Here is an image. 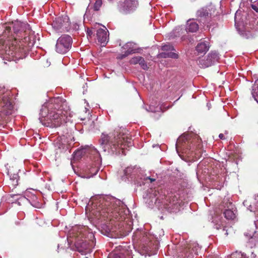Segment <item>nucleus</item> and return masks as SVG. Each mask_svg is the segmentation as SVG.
<instances>
[{
    "label": "nucleus",
    "instance_id": "nucleus-1",
    "mask_svg": "<svg viewBox=\"0 0 258 258\" xmlns=\"http://www.w3.org/2000/svg\"><path fill=\"white\" fill-rule=\"evenodd\" d=\"M120 205V201L112 197H99L88 204L86 212L91 218L104 221L105 225L118 226L121 231L125 216Z\"/></svg>",
    "mask_w": 258,
    "mask_h": 258
},
{
    "label": "nucleus",
    "instance_id": "nucleus-2",
    "mask_svg": "<svg viewBox=\"0 0 258 258\" xmlns=\"http://www.w3.org/2000/svg\"><path fill=\"white\" fill-rule=\"evenodd\" d=\"M22 25L17 22L13 26L14 34L10 36L11 28L6 26L3 33L4 37H7L1 48L2 53H5L9 57V59L14 60L23 59L26 57L27 47H32L34 44L32 37L26 36Z\"/></svg>",
    "mask_w": 258,
    "mask_h": 258
},
{
    "label": "nucleus",
    "instance_id": "nucleus-3",
    "mask_svg": "<svg viewBox=\"0 0 258 258\" xmlns=\"http://www.w3.org/2000/svg\"><path fill=\"white\" fill-rule=\"evenodd\" d=\"M120 130L116 129L113 132L110 133L108 135L102 134L100 140V145L104 151L110 149L113 152V149L116 150L117 148L123 149L122 146L124 147L132 146V139L124 134H121Z\"/></svg>",
    "mask_w": 258,
    "mask_h": 258
},
{
    "label": "nucleus",
    "instance_id": "nucleus-4",
    "mask_svg": "<svg viewBox=\"0 0 258 258\" xmlns=\"http://www.w3.org/2000/svg\"><path fill=\"white\" fill-rule=\"evenodd\" d=\"M48 117L54 127L66 122L68 116L66 101L61 97L51 99L48 104Z\"/></svg>",
    "mask_w": 258,
    "mask_h": 258
},
{
    "label": "nucleus",
    "instance_id": "nucleus-5",
    "mask_svg": "<svg viewBox=\"0 0 258 258\" xmlns=\"http://www.w3.org/2000/svg\"><path fill=\"white\" fill-rule=\"evenodd\" d=\"M70 236L75 239V244L77 248L87 249L90 248V240L94 238L92 232H89L88 228L84 226H76L73 227Z\"/></svg>",
    "mask_w": 258,
    "mask_h": 258
},
{
    "label": "nucleus",
    "instance_id": "nucleus-6",
    "mask_svg": "<svg viewBox=\"0 0 258 258\" xmlns=\"http://www.w3.org/2000/svg\"><path fill=\"white\" fill-rule=\"evenodd\" d=\"M153 237L150 234L141 230H137L133 236L134 243L145 252L151 251L154 245Z\"/></svg>",
    "mask_w": 258,
    "mask_h": 258
},
{
    "label": "nucleus",
    "instance_id": "nucleus-7",
    "mask_svg": "<svg viewBox=\"0 0 258 258\" xmlns=\"http://www.w3.org/2000/svg\"><path fill=\"white\" fill-rule=\"evenodd\" d=\"M90 151V159L93 161L88 168L89 173L90 176L95 175L100 169L101 163V159L99 152L94 148L89 149Z\"/></svg>",
    "mask_w": 258,
    "mask_h": 258
},
{
    "label": "nucleus",
    "instance_id": "nucleus-8",
    "mask_svg": "<svg viewBox=\"0 0 258 258\" xmlns=\"http://www.w3.org/2000/svg\"><path fill=\"white\" fill-rule=\"evenodd\" d=\"M72 39L68 35L60 36L57 40L55 45L56 51L59 53H66L71 47Z\"/></svg>",
    "mask_w": 258,
    "mask_h": 258
},
{
    "label": "nucleus",
    "instance_id": "nucleus-9",
    "mask_svg": "<svg viewBox=\"0 0 258 258\" xmlns=\"http://www.w3.org/2000/svg\"><path fill=\"white\" fill-rule=\"evenodd\" d=\"M138 5V0H124L119 3L118 9L120 13L126 14L135 10Z\"/></svg>",
    "mask_w": 258,
    "mask_h": 258
},
{
    "label": "nucleus",
    "instance_id": "nucleus-10",
    "mask_svg": "<svg viewBox=\"0 0 258 258\" xmlns=\"http://www.w3.org/2000/svg\"><path fill=\"white\" fill-rule=\"evenodd\" d=\"M52 26L57 30H62L64 31L68 29L70 26L69 18L67 16L56 18L53 22Z\"/></svg>",
    "mask_w": 258,
    "mask_h": 258
},
{
    "label": "nucleus",
    "instance_id": "nucleus-11",
    "mask_svg": "<svg viewBox=\"0 0 258 258\" xmlns=\"http://www.w3.org/2000/svg\"><path fill=\"white\" fill-rule=\"evenodd\" d=\"M8 174L10 176L8 186L10 188H12V190L15 189L18 185V180H19L17 170L15 171L13 167L10 168L8 170Z\"/></svg>",
    "mask_w": 258,
    "mask_h": 258
},
{
    "label": "nucleus",
    "instance_id": "nucleus-12",
    "mask_svg": "<svg viewBox=\"0 0 258 258\" xmlns=\"http://www.w3.org/2000/svg\"><path fill=\"white\" fill-rule=\"evenodd\" d=\"M179 246L182 247V249L179 251V256L182 257H188L194 253H196V251L195 250L196 246L194 244L185 243Z\"/></svg>",
    "mask_w": 258,
    "mask_h": 258
},
{
    "label": "nucleus",
    "instance_id": "nucleus-13",
    "mask_svg": "<svg viewBox=\"0 0 258 258\" xmlns=\"http://www.w3.org/2000/svg\"><path fill=\"white\" fill-rule=\"evenodd\" d=\"M0 111L4 115H8L11 113L13 109V105L9 98L8 96H3L0 101Z\"/></svg>",
    "mask_w": 258,
    "mask_h": 258
},
{
    "label": "nucleus",
    "instance_id": "nucleus-14",
    "mask_svg": "<svg viewBox=\"0 0 258 258\" xmlns=\"http://www.w3.org/2000/svg\"><path fill=\"white\" fill-rule=\"evenodd\" d=\"M135 44L133 42H127L122 47L123 49L125 50L124 53L120 54L117 56V58L122 59L130 54L137 52V49L135 47Z\"/></svg>",
    "mask_w": 258,
    "mask_h": 258
},
{
    "label": "nucleus",
    "instance_id": "nucleus-15",
    "mask_svg": "<svg viewBox=\"0 0 258 258\" xmlns=\"http://www.w3.org/2000/svg\"><path fill=\"white\" fill-rule=\"evenodd\" d=\"M96 35L98 42L102 44L103 46H105L109 39L108 30L106 28L105 29L100 28L97 30Z\"/></svg>",
    "mask_w": 258,
    "mask_h": 258
},
{
    "label": "nucleus",
    "instance_id": "nucleus-16",
    "mask_svg": "<svg viewBox=\"0 0 258 258\" xmlns=\"http://www.w3.org/2000/svg\"><path fill=\"white\" fill-rule=\"evenodd\" d=\"M232 207V203H229L227 205L228 209H226L223 213L225 218L227 220H233L236 218V211L233 210Z\"/></svg>",
    "mask_w": 258,
    "mask_h": 258
},
{
    "label": "nucleus",
    "instance_id": "nucleus-17",
    "mask_svg": "<svg viewBox=\"0 0 258 258\" xmlns=\"http://www.w3.org/2000/svg\"><path fill=\"white\" fill-rule=\"evenodd\" d=\"M131 64H139L141 67L144 70H147L148 67L144 58L140 56L132 57L129 61Z\"/></svg>",
    "mask_w": 258,
    "mask_h": 258
},
{
    "label": "nucleus",
    "instance_id": "nucleus-18",
    "mask_svg": "<svg viewBox=\"0 0 258 258\" xmlns=\"http://www.w3.org/2000/svg\"><path fill=\"white\" fill-rule=\"evenodd\" d=\"M10 189L11 190V194H10V196L12 198H14L15 197L19 196V197H20V198H17L18 200L21 199L22 200H25L26 199L25 197L22 196V194L24 192V189H22L20 187V186H18V185L17 186V187L15 189H13V190H12V188H10Z\"/></svg>",
    "mask_w": 258,
    "mask_h": 258
},
{
    "label": "nucleus",
    "instance_id": "nucleus-19",
    "mask_svg": "<svg viewBox=\"0 0 258 258\" xmlns=\"http://www.w3.org/2000/svg\"><path fill=\"white\" fill-rule=\"evenodd\" d=\"M84 125L86 128H87L89 131L94 132L96 130H98V125L97 122L92 119H88L84 123Z\"/></svg>",
    "mask_w": 258,
    "mask_h": 258
},
{
    "label": "nucleus",
    "instance_id": "nucleus-20",
    "mask_svg": "<svg viewBox=\"0 0 258 258\" xmlns=\"http://www.w3.org/2000/svg\"><path fill=\"white\" fill-rule=\"evenodd\" d=\"M198 29L199 25L196 22L190 20L187 22L186 26V31L194 33L196 32Z\"/></svg>",
    "mask_w": 258,
    "mask_h": 258
},
{
    "label": "nucleus",
    "instance_id": "nucleus-21",
    "mask_svg": "<svg viewBox=\"0 0 258 258\" xmlns=\"http://www.w3.org/2000/svg\"><path fill=\"white\" fill-rule=\"evenodd\" d=\"M209 45L205 42H201L198 44L196 47V50L198 52V53H205L209 49Z\"/></svg>",
    "mask_w": 258,
    "mask_h": 258
},
{
    "label": "nucleus",
    "instance_id": "nucleus-22",
    "mask_svg": "<svg viewBox=\"0 0 258 258\" xmlns=\"http://www.w3.org/2000/svg\"><path fill=\"white\" fill-rule=\"evenodd\" d=\"M244 235L249 238V242L252 244L254 243V245H256V242H258V234L255 232H252L250 234L245 233Z\"/></svg>",
    "mask_w": 258,
    "mask_h": 258
},
{
    "label": "nucleus",
    "instance_id": "nucleus-23",
    "mask_svg": "<svg viewBox=\"0 0 258 258\" xmlns=\"http://www.w3.org/2000/svg\"><path fill=\"white\" fill-rule=\"evenodd\" d=\"M209 12L207 8H202L197 12V16L201 19H204L208 16Z\"/></svg>",
    "mask_w": 258,
    "mask_h": 258
},
{
    "label": "nucleus",
    "instance_id": "nucleus-24",
    "mask_svg": "<svg viewBox=\"0 0 258 258\" xmlns=\"http://www.w3.org/2000/svg\"><path fill=\"white\" fill-rule=\"evenodd\" d=\"M212 223L214 224V227L217 230L221 229L223 225L222 224V218L221 217H217L214 218L212 221Z\"/></svg>",
    "mask_w": 258,
    "mask_h": 258
},
{
    "label": "nucleus",
    "instance_id": "nucleus-25",
    "mask_svg": "<svg viewBox=\"0 0 258 258\" xmlns=\"http://www.w3.org/2000/svg\"><path fill=\"white\" fill-rule=\"evenodd\" d=\"M160 57L163 58L170 57L172 58H177L178 57V55L173 52H162L160 54Z\"/></svg>",
    "mask_w": 258,
    "mask_h": 258
},
{
    "label": "nucleus",
    "instance_id": "nucleus-26",
    "mask_svg": "<svg viewBox=\"0 0 258 258\" xmlns=\"http://www.w3.org/2000/svg\"><path fill=\"white\" fill-rule=\"evenodd\" d=\"M209 55L208 54L206 59H205V57L199 60V65L201 68H206L210 66V59L209 58Z\"/></svg>",
    "mask_w": 258,
    "mask_h": 258
},
{
    "label": "nucleus",
    "instance_id": "nucleus-27",
    "mask_svg": "<svg viewBox=\"0 0 258 258\" xmlns=\"http://www.w3.org/2000/svg\"><path fill=\"white\" fill-rule=\"evenodd\" d=\"M227 258H248L246 254L242 253L240 252L235 251L232 253L230 255L227 256Z\"/></svg>",
    "mask_w": 258,
    "mask_h": 258
},
{
    "label": "nucleus",
    "instance_id": "nucleus-28",
    "mask_svg": "<svg viewBox=\"0 0 258 258\" xmlns=\"http://www.w3.org/2000/svg\"><path fill=\"white\" fill-rule=\"evenodd\" d=\"M212 59H213L214 62H217L219 59L218 53L216 51H213L211 52V63L212 62Z\"/></svg>",
    "mask_w": 258,
    "mask_h": 258
},
{
    "label": "nucleus",
    "instance_id": "nucleus-29",
    "mask_svg": "<svg viewBox=\"0 0 258 258\" xmlns=\"http://www.w3.org/2000/svg\"><path fill=\"white\" fill-rule=\"evenodd\" d=\"M251 94L252 97L254 98V100L258 103V87L256 88L253 87L252 90Z\"/></svg>",
    "mask_w": 258,
    "mask_h": 258
},
{
    "label": "nucleus",
    "instance_id": "nucleus-30",
    "mask_svg": "<svg viewBox=\"0 0 258 258\" xmlns=\"http://www.w3.org/2000/svg\"><path fill=\"white\" fill-rule=\"evenodd\" d=\"M102 0H97L94 5V9L95 11H98L102 6Z\"/></svg>",
    "mask_w": 258,
    "mask_h": 258
},
{
    "label": "nucleus",
    "instance_id": "nucleus-31",
    "mask_svg": "<svg viewBox=\"0 0 258 258\" xmlns=\"http://www.w3.org/2000/svg\"><path fill=\"white\" fill-rule=\"evenodd\" d=\"M126 255H127L126 258H133L132 255L129 252H127ZM124 254H122V253L120 254V255L115 254L113 255L112 258H124Z\"/></svg>",
    "mask_w": 258,
    "mask_h": 258
},
{
    "label": "nucleus",
    "instance_id": "nucleus-32",
    "mask_svg": "<svg viewBox=\"0 0 258 258\" xmlns=\"http://www.w3.org/2000/svg\"><path fill=\"white\" fill-rule=\"evenodd\" d=\"M162 49L163 50L166 51L174 50L173 47L172 45H170L169 44L164 45L162 46Z\"/></svg>",
    "mask_w": 258,
    "mask_h": 258
},
{
    "label": "nucleus",
    "instance_id": "nucleus-33",
    "mask_svg": "<svg viewBox=\"0 0 258 258\" xmlns=\"http://www.w3.org/2000/svg\"><path fill=\"white\" fill-rule=\"evenodd\" d=\"M220 13L219 12H217L215 15L213 14V17L212 18V20L217 21L219 20Z\"/></svg>",
    "mask_w": 258,
    "mask_h": 258
},
{
    "label": "nucleus",
    "instance_id": "nucleus-34",
    "mask_svg": "<svg viewBox=\"0 0 258 258\" xmlns=\"http://www.w3.org/2000/svg\"><path fill=\"white\" fill-rule=\"evenodd\" d=\"M240 16V13L237 11L235 13V24H236L237 23V19L238 18V17Z\"/></svg>",
    "mask_w": 258,
    "mask_h": 258
},
{
    "label": "nucleus",
    "instance_id": "nucleus-35",
    "mask_svg": "<svg viewBox=\"0 0 258 258\" xmlns=\"http://www.w3.org/2000/svg\"><path fill=\"white\" fill-rule=\"evenodd\" d=\"M242 36L245 38H249L251 36V34L250 33H242Z\"/></svg>",
    "mask_w": 258,
    "mask_h": 258
},
{
    "label": "nucleus",
    "instance_id": "nucleus-36",
    "mask_svg": "<svg viewBox=\"0 0 258 258\" xmlns=\"http://www.w3.org/2000/svg\"><path fill=\"white\" fill-rule=\"evenodd\" d=\"M251 8L255 12H258V7L256 6H255L254 5H251Z\"/></svg>",
    "mask_w": 258,
    "mask_h": 258
},
{
    "label": "nucleus",
    "instance_id": "nucleus-37",
    "mask_svg": "<svg viewBox=\"0 0 258 258\" xmlns=\"http://www.w3.org/2000/svg\"><path fill=\"white\" fill-rule=\"evenodd\" d=\"M82 153L83 151H77V152H75V156H80L82 154Z\"/></svg>",
    "mask_w": 258,
    "mask_h": 258
},
{
    "label": "nucleus",
    "instance_id": "nucleus-38",
    "mask_svg": "<svg viewBox=\"0 0 258 258\" xmlns=\"http://www.w3.org/2000/svg\"><path fill=\"white\" fill-rule=\"evenodd\" d=\"M219 138H220V139H221V140H224V139H225L224 136V135H223V134H219Z\"/></svg>",
    "mask_w": 258,
    "mask_h": 258
},
{
    "label": "nucleus",
    "instance_id": "nucleus-39",
    "mask_svg": "<svg viewBox=\"0 0 258 258\" xmlns=\"http://www.w3.org/2000/svg\"><path fill=\"white\" fill-rule=\"evenodd\" d=\"M223 180H222L221 181H220V185H219L217 187H216V188H218L219 189L221 188V187L223 186Z\"/></svg>",
    "mask_w": 258,
    "mask_h": 258
},
{
    "label": "nucleus",
    "instance_id": "nucleus-40",
    "mask_svg": "<svg viewBox=\"0 0 258 258\" xmlns=\"http://www.w3.org/2000/svg\"><path fill=\"white\" fill-rule=\"evenodd\" d=\"M148 178L150 180L151 182H152L153 181H154L155 180V179L151 177H148Z\"/></svg>",
    "mask_w": 258,
    "mask_h": 258
},
{
    "label": "nucleus",
    "instance_id": "nucleus-41",
    "mask_svg": "<svg viewBox=\"0 0 258 258\" xmlns=\"http://www.w3.org/2000/svg\"><path fill=\"white\" fill-rule=\"evenodd\" d=\"M216 9L214 7L211 8V12L212 11L213 12V13H215V12L216 11Z\"/></svg>",
    "mask_w": 258,
    "mask_h": 258
},
{
    "label": "nucleus",
    "instance_id": "nucleus-42",
    "mask_svg": "<svg viewBox=\"0 0 258 258\" xmlns=\"http://www.w3.org/2000/svg\"><path fill=\"white\" fill-rule=\"evenodd\" d=\"M251 256L254 258L256 257V255L254 254L253 252H251Z\"/></svg>",
    "mask_w": 258,
    "mask_h": 258
},
{
    "label": "nucleus",
    "instance_id": "nucleus-43",
    "mask_svg": "<svg viewBox=\"0 0 258 258\" xmlns=\"http://www.w3.org/2000/svg\"><path fill=\"white\" fill-rule=\"evenodd\" d=\"M254 223H255V226H257V225H258V219L256 221H255Z\"/></svg>",
    "mask_w": 258,
    "mask_h": 258
},
{
    "label": "nucleus",
    "instance_id": "nucleus-44",
    "mask_svg": "<svg viewBox=\"0 0 258 258\" xmlns=\"http://www.w3.org/2000/svg\"><path fill=\"white\" fill-rule=\"evenodd\" d=\"M130 168H127L125 170L126 172H127L128 171V170H129Z\"/></svg>",
    "mask_w": 258,
    "mask_h": 258
},
{
    "label": "nucleus",
    "instance_id": "nucleus-45",
    "mask_svg": "<svg viewBox=\"0 0 258 258\" xmlns=\"http://www.w3.org/2000/svg\"><path fill=\"white\" fill-rule=\"evenodd\" d=\"M210 19H212V20L211 19V21H213L212 17H210Z\"/></svg>",
    "mask_w": 258,
    "mask_h": 258
},
{
    "label": "nucleus",
    "instance_id": "nucleus-46",
    "mask_svg": "<svg viewBox=\"0 0 258 258\" xmlns=\"http://www.w3.org/2000/svg\"><path fill=\"white\" fill-rule=\"evenodd\" d=\"M108 1H112V0H108Z\"/></svg>",
    "mask_w": 258,
    "mask_h": 258
}]
</instances>
